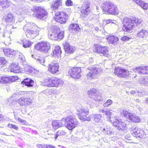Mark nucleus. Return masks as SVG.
<instances>
[{"instance_id":"cd10ccee","label":"nucleus","mask_w":148,"mask_h":148,"mask_svg":"<svg viewBox=\"0 0 148 148\" xmlns=\"http://www.w3.org/2000/svg\"><path fill=\"white\" fill-rule=\"evenodd\" d=\"M21 83L28 87H32L34 85V82L33 80L31 79L27 78L24 79Z\"/></svg>"},{"instance_id":"c03bdc74","label":"nucleus","mask_w":148,"mask_h":148,"mask_svg":"<svg viewBox=\"0 0 148 148\" xmlns=\"http://www.w3.org/2000/svg\"><path fill=\"white\" fill-rule=\"evenodd\" d=\"M116 21L114 20H112L111 19H108L107 20H104L103 21V23L104 25H106L109 23H112L115 24Z\"/></svg>"},{"instance_id":"4d7b16f0","label":"nucleus","mask_w":148,"mask_h":148,"mask_svg":"<svg viewBox=\"0 0 148 148\" xmlns=\"http://www.w3.org/2000/svg\"><path fill=\"white\" fill-rule=\"evenodd\" d=\"M17 119L18 121H19L20 122L23 123V124H26L27 123L25 121L23 120L20 119V118H17Z\"/></svg>"},{"instance_id":"c85d7f7f","label":"nucleus","mask_w":148,"mask_h":148,"mask_svg":"<svg viewBox=\"0 0 148 148\" xmlns=\"http://www.w3.org/2000/svg\"><path fill=\"white\" fill-rule=\"evenodd\" d=\"M132 0L139 5L144 10H147L148 7V4L143 1L142 0Z\"/></svg>"},{"instance_id":"680f3d73","label":"nucleus","mask_w":148,"mask_h":148,"mask_svg":"<svg viewBox=\"0 0 148 148\" xmlns=\"http://www.w3.org/2000/svg\"><path fill=\"white\" fill-rule=\"evenodd\" d=\"M4 119L2 115L0 114V122L3 121Z\"/></svg>"},{"instance_id":"9d476101","label":"nucleus","mask_w":148,"mask_h":148,"mask_svg":"<svg viewBox=\"0 0 148 148\" xmlns=\"http://www.w3.org/2000/svg\"><path fill=\"white\" fill-rule=\"evenodd\" d=\"M51 44L47 42L43 41L37 43L35 46L37 50H40L41 52L47 53L51 48Z\"/></svg>"},{"instance_id":"a18cd8bd","label":"nucleus","mask_w":148,"mask_h":148,"mask_svg":"<svg viewBox=\"0 0 148 148\" xmlns=\"http://www.w3.org/2000/svg\"><path fill=\"white\" fill-rule=\"evenodd\" d=\"M121 114H122L124 116L127 117V119H128L129 115L131 113H129L127 111L124 110L121 111Z\"/></svg>"},{"instance_id":"f257e3e1","label":"nucleus","mask_w":148,"mask_h":148,"mask_svg":"<svg viewBox=\"0 0 148 148\" xmlns=\"http://www.w3.org/2000/svg\"><path fill=\"white\" fill-rule=\"evenodd\" d=\"M142 21V19L135 17L130 18L125 17L123 18L122 29L126 32H129L136 26L141 23Z\"/></svg>"},{"instance_id":"0eeeda50","label":"nucleus","mask_w":148,"mask_h":148,"mask_svg":"<svg viewBox=\"0 0 148 148\" xmlns=\"http://www.w3.org/2000/svg\"><path fill=\"white\" fill-rule=\"evenodd\" d=\"M32 10L34 12L33 14V16L40 19L44 20L47 16L48 13L47 11L40 7H33Z\"/></svg>"},{"instance_id":"20e7f679","label":"nucleus","mask_w":148,"mask_h":148,"mask_svg":"<svg viewBox=\"0 0 148 148\" xmlns=\"http://www.w3.org/2000/svg\"><path fill=\"white\" fill-rule=\"evenodd\" d=\"M87 69L89 71L86 74V76L90 80L97 78L102 71V69L98 66H91Z\"/></svg>"},{"instance_id":"69168bd1","label":"nucleus","mask_w":148,"mask_h":148,"mask_svg":"<svg viewBox=\"0 0 148 148\" xmlns=\"http://www.w3.org/2000/svg\"><path fill=\"white\" fill-rule=\"evenodd\" d=\"M42 144H38L37 146L38 148H42Z\"/></svg>"},{"instance_id":"e433bc0d","label":"nucleus","mask_w":148,"mask_h":148,"mask_svg":"<svg viewBox=\"0 0 148 148\" xmlns=\"http://www.w3.org/2000/svg\"><path fill=\"white\" fill-rule=\"evenodd\" d=\"M28 11V8L25 7L22 8L19 10L18 13L20 15H24L27 14Z\"/></svg>"},{"instance_id":"2f4dec72","label":"nucleus","mask_w":148,"mask_h":148,"mask_svg":"<svg viewBox=\"0 0 148 148\" xmlns=\"http://www.w3.org/2000/svg\"><path fill=\"white\" fill-rule=\"evenodd\" d=\"M116 127L119 130L121 131H126L127 128V124L123 122H119Z\"/></svg>"},{"instance_id":"473e14b6","label":"nucleus","mask_w":148,"mask_h":148,"mask_svg":"<svg viewBox=\"0 0 148 148\" xmlns=\"http://www.w3.org/2000/svg\"><path fill=\"white\" fill-rule=\"evenodd\" d=\"M148 35V32L146 30L142 29L137 34L138 37L142 38L146 37Z\"/></svg>"},{"instance_id":"e2e57ef3","label":"nucleus","mask_w":148,"mask_h":148,"mask_svg":"<svg viewBox=\"0 0 148 148\" xmlns=\"http://www.w3.org/2000/svg\"><path fill=\"white\" fill-rule=\"evenodd\" d=\"M95 121L97 122H98L100 121V118H94Z\"/></svg>"},{"instance_id":"4c0bfd02","label":"nucleus","mask_w":148,"mask_h":148,"mask_svg":"<svg viewBox=\"0 0 148 148\" xmlns=\"http://www.w3.org/2000/svg\"><path fill=\"white\" fill-rule=\"evenodd\" d=\"M140 82L143 85L148 86V77H142L140 79Z\"/></svg>"},{"instance_id":"bf43d9fd","label":"nucleus","mask_w":148,"mask_h":148,"mask_svg":"<svg viewBox=\"0 0 148 148\" xmlns=\"http://www.w3.org/2000/svg\"><path fill=\"white\" fill-rule=\"evenodd\" d=\"M86 103L90 105H91L92 104V101L89 99H87V100L86 101Z\"/></svg>"},{"instance_id":"f704fd0d","label":"nucleus","mask_w":148,"mask_h":148,"mask_svg":"<svg viewBox=\"0 0 148 148\" xmlns=\"http://www.w3.org/2000/svg\"><path fill=\"white\" fill-rule=\"evenodd\" d=\"M10 71L11 72L15 73H19L21 71L19 67L17 65H15L14 64H12L10 66Z\"/></svg>"},{"instance_id":"864d4df0","label":"nucleus","mask_w":148,"mask_h":148,"mask_svg":"<svg viewBox=\"0 0 148 148\" xmlns=\"http://www.w3.org/2000/svg\"><path fill=\"white\" fill-rule=\"evenodd\" d=\"M18 58L22 62H24L25 61V58L22 54H20L19 55Z\"/></svg>"},{"instance_id":"1a4fd4ad","label":"nucleus","mask_w":148,"mask_h":148,"mask_svg":"<svg viewBox=\"0 0 148 148\" xmlns=\"http://www.w3.org/2000/svg\"><path fill=\"white\" fill-rule=\"evenodd\" d=\"M76 109L78 112H79L78 114V117L82 121H90V119L89 116H87L89 112L87 110L85 109L81 105H79L76 107Z\"/></svg>"},{"instance_id":"9b49d317","label":"nucleus","mask_w":148,"mask_h":148,"mask_svg":"<svg viewBox=\"0 0 148 148\" xmlns=\"http://www.w3.org/2000/svg\"><path fill=\"white\" fill-rule=\"evenodd\" d=\"M87 93L90 96V97L94 99L96 101H101L104 99V97L101 96V94L98 92L95 89L93 88L88 91Z\"/></svg>"},{"instance_id":"2eb2a0df","label":"nucleus","mask_w":148,"mask_h":148,"mask_svg":"<svg viewBox=\"0 0 148 148\" xmlns=\"http://www.w3.org/2000/svg\"><path fill=\"white\" fill-rule=\"evenodd\" d=\"M114 73L118 76L122 77H127L130 74V72L127 70L118 67H115Z\"/></svg>"},{"instance_id":"6e6d98bb","label":"nucleus","mask_w":148,"mask_h":148,"mask_svg":"<svg viewBox=\"0 0 148 148\" xmlns=\"http://www.w3.org/2000/svg\"><path fill=\"white\" fill-rule=\"evenodd\" d=\"M66 5L67 6H70L73 5V3L71 0H67L65 2Z\"/></svg>"},{"instance_id":"052dcab7","label":"nucleus","mask_w":148,"mask_h":148,"mask_svg":"<svg viewBox=\"0 0 148 148\" xmlns=\"http://www.w3.org/2000/svg\"><path fill=\"white\" fill-rule=\"evenodd\" d=\"M93 116L94 117V118H100L101 117V116L100 114H94L93 115Z\"/></svg>"},{"instance_id":"f03ea898","label":"nucleus","mask_w":148,"mask_h":148,"mask_svg":"<svg viewBox=\"0 0 148 148\" xmlns=\"http://www.w3.org/2000/svg\"><path fill=\"white\" fill-rule=\"evenodd\" d=\"M24 30L26 31V35L27 38L33 39L39 34V27L30 24H27L23 27Z\"/></svg>"},{"instance_id":"a211bd4d","label":"nucleus","mask_w":148,"mask_h":148,"mask_svg":"<svg viewBox=\"0 0 148 148\" xmlns=\"http://www.w3.org/2000/svg\"><path fill=\"white\" fill-rule=\"evenodd\" d=\"M15 19V17L13 14L10 12L5 14L3 18V20L8 24L14 23Z\"/></svg>"},{"instance_id":"c9c22d12","label":"nucleus","mask_w":148,"mask_h":148,"mask_svg":"<svg viewBox=\"0 0 148 148\" xmlns=\"http://www.w3.org/2000/svg\"><path fill=\"white\" fill-rule=\"evenodd\" d=\"M103 130L104 131V133L107 135L111 136L114 134V132L111 129L109 126H106L105 127L103 128Z\"/></svg>"},{"instance_id":"603ef678","label":"nucleus","mask_w":148,"mask_h":148,"mask_svg":"<svg viewBox=\"0 0 148 148\" xmlns=\"http://www.w3.org/2000/svg\"><path fill=\"white\" fill-rule=\"evenodd\" d=\"M8 127L10 128H13L16 130H18V127L17 125L12 124H9L8 125Z\"/></svg>"},{"instance_id":"6e6552de","label":"nucleus","mask_w":148,"mask_h":148,"mask_svg":"<svg viewBox=\"0 0 148 148\" xmlns=\"http://www.w3.org/2000/svg\"><path fill=\"white\" fill-rule=\"evenodd\" d=\"M62 121L64 122V125H66L67 127L70 130H72L78 123L76 119L72 116H69L65 119H62Z\"/></svg>"},{"instance_id":"f3484780","label":"nucleus","mask_w":148,"mask_h":148,"mask_svg":"<svg viewBox=\"0 0 148 148\" xmlns=\"http://www.w3.org/2000/svg\"><path fill=\"white\" fill-rule=\"evenodd\" d=\"M90 3L87 1H85L84 3L81 8V15L82 16L85 17H86L90 12Z\"/></svg>"},{"instance_id":"58836bf2","label":"nucleus","mask_w":148,"mask_h":148,"mask_svg":"<svg viewBox=\"0 0 148 148\" xmlns=\"http://www.w3.org/2000/svg\"><path fill=\"white\" fill-rule=\"evenodd\" d=\"M9 5V1L8 0H0V5H2V8H8Z\"/></svg>"},{"instance_id":"7ed1b4c3","label":"nucleus","mask_w":148,"mask_h":148,"mask_svg":"<svg viewBox=\"0 0 148 148\" xmlns=\"http://www.w3.org/2000/svg\"><path fill=\"white\" fill-rule=\"evenodd\" d=\"M102 8L105 13H108L112 14H117L119 11L116 5L109 1L104 2L102 4Z\"/></svg>"},{"instance_id":"4468645a","label":"nucleus","mask_w":148,"mask_h":148,"mask_svg":"<svg viewBox=\"0 0 148 148\" xmlns=\"http://www.w3.org/2000/svg\"><path fill=\"white\" fill-rule=\"evenodd\" d=\"M59 67L58 63L53 62L49 65L48 71L51 74H58L60 73V69Z\"/></svg>"},{"instance_id":"6ab92c4d","label":"nucleus","mask_w":148,"mask_h":148,"mask_svg":"<svg viewBox=\"0 0 148 148\" xmlns=\"http://www.w3.org/2000/svg\"><path fill=\"white\" fill-rule=\"evenodd\" d=\"M15 77L3 76L0 77V83L3 84L9 83L14 81L16 80Z\"/></svg>"},{"instance_id":"13d9d810","label":"nucleus","mask_w":148,"mask_h":148,"mask_svg":"<svg viewBox=\"0 0 148 148\" xmlns=\"http://www.w3.org/2000/svg\"><path fill=\"white\" fill-rule=\"evenodd\" d=\"M129 39V38L126 36H124L121 38V40L123 41L128 40Z\"/></svg>"},{"instance_id":"5701e85b","label":"nucleus","mask_w":148,"mask_h":148,"mask_svg":"<svg viewBox=\"0 0 148 148\" xmlns=\"http://www.w3.org/2000/svg\"><path fill=\"white\" fill-rule=\"evenodd\" d=\"M61 51L60 46H57L55 47L54 50L51 53L52 56L55 57H60Z\"/></svg>"},{"instance_id":"3c124183","label":"nucleus","mask_w":148,"mask_h":148,"mask_svg":"<svg viewBox=\"0 0 148 148\" xmlns=\"http://www.w3.org/2000/svg\"><path fill=\"white\" fill-rule=\"evenodd\" d=\"M24 97H21L17 100V102L21 106L24 105Z\"/></svg>"},{"instance_id":"aec40b11","label":"nucleus","mask_w":148,"mask_h":148,"mask_svg":"<svg viewBox=\"0 0 148 148\" xmlns=\"http://www.w3.org/2000/svg\"><path fill=\"white\" fill-rule=\"evenodd\" d=\"M142 130L138 127H136L134 129H133L132 132L133 136L135 137H139L140 138H142V133L143 132Z\"/></svg>"},{"instance_id":"39448f33","label":"nucleus","mask_w":148,"mask_h":148,"mask_svg":"<svg viewBox=\"0 0 148 148\" xmlns=\"http://www.w3.org/2000/svg\"><path fill=\"white\" fill-rule=\"evenodd\" d=\"M64 84L62 80L57 78L45 79L42 82V85L48 87H58L62 86Z\"/></svg>"},{"instance_id":"bb28decb","label":"nucleus","mask_w":148,"mask_h":148,"mask_svg":"<svg viewBox=\"0 0 148 148\" xmlns=\"http://www.w3.org/2000/svg\"><path fill=\"white\" fill-rule=\"evenodd\" d=\"M107 39L109 43L115 45L116 44L117 42L119 40L118 37L114 36H109L107 38Z\"/></svg>"},{"instance_id":"f8f14e48","label":"nucleus","mask_w":148,"mask_h":148,"mask_svg":"<svg viewBox=\"0 0 148 148\" xmlns=\"http://www.w3.org/2000/svg\"><path fill=\"white\" fill-rule=\"evenodd\" d=\"M67 15L64 12H57L55 13V16L53 17L56 21L60 23L61 24L66 23Z\"/></svg>"},{"instance_id":"412c9836","label":"nucleus","mask_w":148,"mask_h":148,"mask_svg":"<svg viewBox=\"0 0 148 148\" xmlns=\"http://www.w3.org/2000/svg\"><path fill=\"white\" fill-rule=\"evenodd\" d=\"M134 71L135 72L137 71L140 74L148 73V66H142L137 67L135 69Z\"/></svg>"},{"instance_id":"dca6fc26","label":"nucleus","mask_w":148,"mask_h":148,"mask_svg":"<svg viewBox=\"0 0 148 148\" xmlns=\"http://www.w3.org/2000/svg\"><path fill=\"white\" fill-rule=\"evenodd\" d=\"M81 68L75 67L70 69L69 71V73L72 77L75 79H78L81 77Z\"/></svg>"},{"instance_id":"5fc2aeb1","label":"nucleus","mask_w":148,"mask_h":148,"mask_svg":"<svg viewBox=\"0 0 148 148\" xmlns=\"http://www.w3.org/2000/svg\"><path fill=\"white\" fill-rule=\"evenodd\" d=\"M37 61L38 62H39L42 65L45 62L44 61V59L40 58L37 59Z\"/></svg>"},{"instance_id":"8fccbe9b","label":"nucleus","mask_w":148,"mask_h":148,"mask_svg":"<svg viewBox=\"0 0 148 148\" xmlns=\"http://www.w3.org/2000/svg\"><path fill=\"white\" fill-rule=\"evenodd\" d=\"M138 95L140 97L147 95V92L144 90H141L138 92Z\"/></svg>"},{"instance_id":"ddd939ff","label":"nucleus","mask_w":148,"mask_h":148,"mask_svg":"<svg viewBox=\"0 0 148 148\" xmlns=\"http://www.w3.org/2000/svg\"><path fill=\"white\" fill-rule=\"evenodd\" d=\"M93 51L101 54V56H104L106 57L109 56V49L107 47L100 45L96 46L93 49Z\"/></svg>"},{"instance_id":"09e8293b","label":"nucleus","mask_w":148,"mask_h":148,"mask_svg":"<svg viewBox=\"0 0 148 148\" xmlns=\"http://www.w3.org/2000/svg\"><path fill=\"white\" fill-rule=\"evenodd\" d=\"M100 112L103 113H105V114L108 116L111 115L112 112L108 111H106L102 109L100 110Z\"/></svg>"},{"instance_id":"b1692460","label":"nucleus","mask_w":148,"mask_h":148,"mask_svg":"<svg viewBox=\"0 0 148 148\" xmlns=\"http://www.w3.org/2000/svg\"><path fill=\"white\" fill-rule=\"evenodd\" d=\"M53 128L54 129H56L57 128L63 126L64 125V123L63 121H62V119L60 121L57 120H55L52 121V123Z\"/></svg>"},{"instance_id":"338daca9","label":"nucleus","mask_w":148,"mask_h":148,"mask_svg":"<svg viewBox=\"0 0 148 148\" xmlns=\"http://www.w3.org/2000/svg\"><path fill=\"white\" fill-rule=\"evenodd\" d=\"M55 147L52 145H49V148H55Z\"/></svg>"},{"instance_id":"37998d69","label":"nucleus","mask_w":148,"mask_h":148,"mask_svg":"<svg viewBox=\"0 0 148 148\" xmlns=\"http://www.w3.org/2000/svg\"><path fill=\"white\" fill-rule=\"evenodd\" d=\"M32 43L29 40H25L23 42V46L24 48L29 47L31 45Z\"/></svg>"},{"instance_id":"a878e982","label":"nucleus","mask_w":148,"mask_h":148,"mask_svg":"<svg viewBox=\"0 0 148 148\" xmlns=\"http://www.w3.org/2000/svg\"><path fill=\"white\" fill-rule=\"evenodd\" d=\"M107 120L109 121L112 123L114 126H116L120 122L116 117H113L111 114V116L107 117Z\"/></svg>"},{"instance_id":"72a5a7b5","label":"nucleus","mask_w":148,"mask_h":148,"mask_svg":"<svg viewBox=\"0 0 148 148\" xmlns=\"http://www.w3.org/2000/svg\"><path fill=\"white\" fill-rule=\"evenodd\" d=\"M5 55L6 56H9L10 55L15 56L16 51L10 49H5L3 51Z\"/></svg>"},{"instance_id":"4be33fe9","label":"nucleus","mask_w":148,"mask_h":148,"mask_svg":"<svg viewBox=\"0 0 148 148\" xmlns=\"http://www.w3.org/2000/svg\"><path fill=\"white\" fill-rule=\"evenodd\" d=\"M64 49L66 52L68 53H72L75 49V47L69 45L68 43H65L64 45Z\"/></svg>"},{"instance_id":"423d86ee","label":"nucleus","mask_w":148,"mask_h":148,"mask_svg":"<svg viewBox=\"0 0 148 148\" xmlns=\"http://www.w3.org/2000/svg\"><path fill=\"white\" fill-rule=\"evenodd\" d=\"M64 32L63 31H60L59 28L55 27L51 29V32L48 34V36L52 40L62 39L64 37Z\"/></svg>"},{"instance_id":"c756f323","label":"nucleus","mask_w":148,"mask_h":148,"mask_svg":"<svg viewBox=\"0 0 148 148\" xmlns=\"http://www.w3.org/2000/svg\"><path fill=\"white\" fill-rule=\"evenodd\" d=\"M128 119L135 123L138 122L140 121V119L138 116L132 113L129 114Z\"/></svg>"},{"instance_id":"0e129e2a","label":"nucleus","mask_w":148,"mask_h":148,"mask_svg":"<svg viewBox=\"0 0 148 148\" xmlns=\"http://www.w3.org/2000/svg\"><path fill=\"white\" fill-rule=\"evenodd\" d=\"M49 145H42V148H48Z\"/></svg>"},{"instance_id":"ea45409f","label":"nucleus","mask_w":148,"mask_h":148,"mask_svg":"<svg viewBox=\"0 0 148 148\" xmlns=\"http://www.w3.org/2000/svg\"><path fill=\"white\" fill-rule=\"evenodd\" d=\"M66 134V132L64 130H60L56 132L55 135H54L55 140H56L58 137L60 136H63Z\"/></svg>"},{"instance_id":"79ce46f5","label":"nucleus","mask_w":148,"mask_h":148,"mask_svg":"<svg viewBox=\"0 0 148 148\" xmlns=\"http://www.w3.org/2000/svg\"><path fill=\"white\" fill-rule=\"evenodd\" d=\"M32 102V99L29 97H24V105H30Z\"/></svg>"},{"instance_id":"a19ab883","label":"nucleus","mask_w":148,"mask_h":148,"mask_svg":"<svg viewBox=\"0 0 148 148\" xmlns=\"http://www.w3.org/2000/svg\"><path fill=\"white\" fill-rule=\"evenodd\" d=\"M10 32H8V31H6L4 33V34H3V36L5 37V36L7 37V38L8 40H9V42H6L5 41H4V43L6 45H8L9 44H10Z\"/></svg>"},{"instance_id":"7c9ffc66","label":"nucleus","mask_w":148,"mask_h":148,"mask_svg":"<svg viewBox=\"0 0 148 148\" xmlns=\"http://www.w3.org/2000/svg\"><path fill=\"white\" fill-rule=\"evenodd\" d=\"M62 4V2L60 0H56L52 4L51 8L53 10L58 9Z\"/></svg>"},{"instance_id":"393cba45","label":"nucleus","mask_w":148,"mask_h":148,"mask_svg":"<svg viewBox=\"0 0 148 148\" xmlns=\"http://www.w3.org/2000/svg\"><path fill=\"white\" fill-rule=\"evenodd\" d=\"M69 30L71 32H78L81 31V29L78 25L77 24H71L69 28Z\"/></svg>"},{"instance_id":"de8ad7c7","label":"nucleus","mask_w":148,"mask_h":148,"mask_svg":"<svg viewBox=\"0 0 148 148\" xmlns=\"http://www.w3.org/2000/svg\"><path fill=\"white\" fill-rule=\"evenodd\" d=\"M7 61L3 57L0 58V65H3L6 64Z\"/></svg>"},{"instance_id":"774afa93","label":"nucleus","mask_w":148,"mask_h":148,"mask_svg":"<svg viewBox=\"0 0 148 148\" xmlns=\"http://www.w3.org/2000/svg\"><path fill=\"white\" fill-rule=\"evenodd\" d=\"M136 93V92L134 90H132L131 92V93L132 95H134Z\"/></svg>"},{"instance_id":"49530a36","label":"nucleus","mask_w":148,"mask_h":148,"mask_svg":"<svg viewBox=\"0 0 148 148\" xmlns=\"http://www.w3.org/2000/svg\"><path fill=\"white\" fill-rule=\"evenodd\" d=\"M112 101L110 99H109L107 100V101L104 103L103 106L105 107H108L109 105H110L112 104Z\"/></svg>"}]
</instances>
